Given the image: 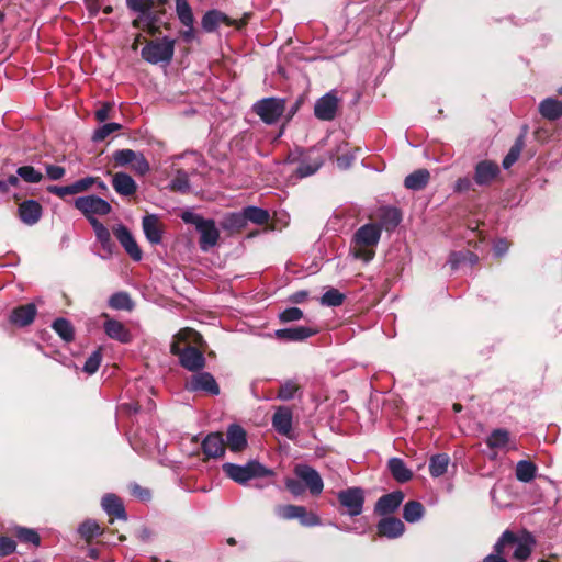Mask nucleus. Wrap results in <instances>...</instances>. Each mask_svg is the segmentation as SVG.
Returning <instances> with one entry per match:
<instances>
[{
    "instance_id": "obj_57",
    "label": "nucleus",
    "mask_w": 562,
    "mask_h": 562,
    "mask_svg": "<svg viewBox=\"0 0 562 562\" xmlns=\"http://www.w3.org/2000/svg\"><path fill=\"white\" fill-rule=\"evenodd\" d=\"M131 169L138 176H145L149 172L150 166L143 153L138 151L136 159L131 165Z\"/></svg>"
},
{
    "instance_id": "obj_10",
    "label": "nucleus",
    "mask_w": 562,
    "mask_h": 562,
    "mask_svg": "<svg viewBox=\"0 0 562 562\" xmlns=\"http://www.w3.org/2000/svg\"><path fill=\"white\" fill-rule=\"evenodd\" d=\"M295 475L302 480L311 494L318 495L322 493L324 488L323 480L319 473L308 464H296L294 468Z\"/></svg>"
},
{
    "instance_id": "obj_52",
    "label": "nucleus",
    "mask_w": 562,
    "mask_h": 562,
    "mask_svg": "<svg viewBox=\"0 0 562 562\" xmlns=\"http://www.w3.org/2000/svg\"><path fill=\"white\" fill-rule=\"evenodd\" d=\"M171 189L181 193H186L190 189L188 173L183 170H178L175 178L171 180Z\"/></svg>"
},
{
    "instance_id": "obj_1",
    "label": "nucleus",
    "mask_w": 562,
    "mask_h": 562,
    "mask_svg": "<svg viewBox=\"0 0 562 562\" xmlns=\"http://www.w3.org/2000/svg\"><path fill=\"white\" fill-rule=\"evenodd\" d=\"M381 238V227L378 224H364L352 237L351 254L355 258L369 262L375 255L374 248Z\"/></svg>"
},
{
    "instance_id": "obj_5",
    "label": "nucleus",
    "mask_w": 562,
    "mask_h": 562,
    "mask_svg": "<svg viewBox=\"0 0 562 562\" xmlns=\"http://www.w3.org/2000/svg\"><path fill=\"white\" fill-rule=\"evenodd\" d=\"M74 206L86 216L89 223L91 218H97L95 215H108L112 211L106 200L94 194L77 198Z\"/></svg>"
},
{
    "instance_id": "obj_6",
    "label": "nucleus",
    "mask_w": 562,
    "mask_h": 562,
    "mask_svg": "<svg viewBox=\"0 0 562 562\" xmlns=\"http://www.w3.org/2000/svg\"><path fill=\"white\" fill-rule=\"evenodd\" d=\"M337 499L340 506L345 508V514L356 517L363 510L364 491L358 486L348 487L337 493Z\"/></svg>"
},
{
    "instance_id": "obj_25",
    "label": "nucleus",
    "mask_w": 562,
    "mask_h": 562,
    "mask_svg": "<svg viewBox=\"0 0 562 562\" xmlns=\"http://www.w3.org/2000/svg\"><path fill=\"white\" fill-rule=\"evenodd\" d=\"M19 215L21 221L26 225L36 224L42 215V206L35 200H26L19 206Z\"/></svg>"
},
{
    "instance_id": "obj_45",
    "label": "nucleus",
    "mask_w": 562,
    "mask_h": 562,
    "mask_svg": "<svg viewBox=\"0 0 562 562\" xmlns=\"http://www.w3.org/2000/svg\"><path fill=\"white\" fill-rule=\"evenodd\" d=\"M303 512V506L300 505H278L274 507V514L278 518L283 520L297 519L299 513Z\"/></svg>"
},
{
    "instance_id": "obj_4",
    "label": "nucleus",
    "mask_w": 562,
    "mask_h": 562,
    "mask_svg": "<svg viewBox=\"0 0 562 562\" xmlns=\"http://www.w3.org/2000/svg\"><path fill=\"white\" fill-rule=\"evenodd\" d=\"M175 53V41L165 36L161 40L147 43L140 52L144 60L157 65L160 63L169 64Z\"/></svg>"
},
{
    "instance_id": "obj_40",
    "label": "nucleus",
    "mask_w": 562,
    "mask_h": 562,
    "mask_svg": "<svg viewBox=\"0 0 562 562\" xmlns=\"http://www.w3.org/2000/svg\"><path fill=\"white\" fill-rule=\"evenodd\" d=\"M537 467L528 460H521L516 465V477L518 481L528 483L536 476Z\"/></svg>"
},
{
    "instance_id": "obj_63",
    "label": "nucleus",
    "mask_w": 562,
    "mask_h": 562,
    "mask_svg": "<svg viewBox=\"0 0 562 562\" xmlns=\"http://www.w3.org/2000/svg\"><path fill=\"white\" fill-rule=\"evenodd\" d=\"M47 191L58 198L64 199L66 195H74L72 184L68 186H49Z\"/></svg>"
},
{
    "instance_id": "obj_17",
    "label": "nucleus",
    "mask_w": 562,
    "mask_h": 562,
    "mask_svg": "<svg viewBox=\"0 0 562 562\" xmlns=\"http://www.w3.org/2000/svg\"><path fill=\"white\" fill-rule=\"evenodd\" d=\"M376 530L378 535L381 537H385L387 539H396L404 533L405 525L401 519L394 516H385L379 520Z\"/></svg>"
},
{
    "instance_id": "obj_49",
    "label": "nucleus",
    "mask_w": 562,
    "mask_h": 562,
    "mask_svg": "<svg viewBox=\"0 0 562 562\" xmlns=\"http://www.w3.org/2000/svg\"><path fill=\"white\" fill-rule=\"evenodd\" d=\"M322 160H302L296 170L295 173L299 178H306L312 175H314L322 166Z\"/></svg>"
},
{
    "instance_id": "obj_3",
    "label": "nucleus",
    "mask_w": 562,
    "mask_h": 562,
    "mask_svg": "<svg viewBox=\"0 0 562 562\" xmlns=\"http://www.w3.org/2000/svg\"><path fill=\"white\" fill-rule=\"evenodd\" d=\"M223 472L234 482L246 485L257 477L274 476V471L265 467L257 460H250L244 465L226 462L222 465Z\"/></svg>"
},
{
    "instance_id": "obj_51",
    "label": "nucleus",
    "mask_w": 562,
    "mask_h": 562,
    "mask_svg": "<svg viewBox=\"0 0 562 562\" xmlns=\"http://www.w3.org/2000/svg\"><path fill=\"white\" fill-rule=\"evenodd\" d=\"M16 173L29 183H38L43 179V175L32 166H22Z\"/></svg>"
},
{
    "instance_id": "obj_46",
    "label": "nucleus",
    "mask_w": 562,
    "mask_h": 562,
    "mask_svg": "<svg viewBox=\"0 0 562 562\" xmlns=\"http://www.w3.org/2000/svg\"><path fill=\"white\" fill-rule=\"evenodd\" d=\"M78 531H79L80 536L82 538H85L86 540H90V539H93V538L102 535V529H101L100 525L95 520H92V519H88V520L83 521L79 526Z\"/></svg>"
},
{
    "instance_id": "obj_18",
    "label": "nucleus",
    "mask_w": 562,
    "mask_h": 562,
    "mask_svg": "<svg viewBox=\"0 0 562 562\" xmlns=\"http://www.w3.org/2000/svg\"><path fill=\"white\" fill-rule=\"evenodd\" d=\"M179 361L184 369L191 372H198L205 367V357L198 348L192 346L183 348Z\"/></svg>"
},
{
    "instance_id": "obj_50",
    "label": "nucleus",
    "mask_w": 562,
    "mask_h": 562,
    "mask_svg": "<svg viewBox=\"0 0 562 562\" xmlns=\"http://www.w3.org/2000/svg\"><path fill=\"white\" fill-rule=\"evenodd\" d=\"M157 23V15L154 9H148L145 13H139L137 19L132 22L133 27L139 29L146 26L147 29L155 27Z\"/></svg>"
},
{
    "instance_id": "obj_42",
    "label": "nucleus",
    "mask_w": 562,
    "mask_h": 562,
    "mask_svg": "<svg viewBox=\"0 0 562 562\" xmlns=\"http://www.w3.org/2000/svg\"><path fill=\"white\" fill-rule=\"evenodd\" d=\"M508 547H514L513 558L519 562H525L531 554L532 541L519 540L516 537L514 543H508Z\"/></svg>"
},
{
    "instance_id": "obj_35",
    "label": "nucleus",
    "mask_w": 562,
    "mask_h": 562,
    "mask_svg": "<svg viewBox=\"0 0 562 562\" xmlns=\"http://www.w3.org/2000/svg\"><path fill=\"white\" fill-rule=\"evenodd\" d=\"M52 328L66 342H70L75 338V328L72 324L64 317L56 318L52 324Z\"/></svg>"
},
{
    "instance_id": "obj_47",
    "label": "nucleus",
    "mask_w": 562,
    "mask_h": 562,
    "mask_svg": "<svg viewBox=\"0 0 562 562\" xmlns=\"http://www.w3.org/2000/svg\"><path fill=\"white\" fill-rule=\"evenodd\" d=\"M345 294L337 289L330 288L321 297V304L324 306L337 307L345 301Z\"/></svg>"
},
{
    "instance_id": "obj_44",
    "label": "nucleus",
    "mask_w": 562,
    "mask_h": 562,
    "mask_svg": "<svg viewBox=\"0 0 562 562\" xmlns=\"http://www.w3.org/2000/svg\"><path fill=\"white\" fill-rule=\"evenodd\" d=\"M138 151L130 148L117 149L112 154V159L115 167L131 166L133 160L136 159Z\"/></svg>"
},
{
    "instance_id": "obj_9",
    "label": "nucleus",
    "mask_w": 562,
    "mask_h": 562,
    "mask_svg": "<svg viewBox=\"0 0 562 562\" xmlns=\"http://www.w3.org/2000/svg\"><path fill=\"white\" fill-rule=\"evenodd\" d=\"M113 234L115 235L119 243L122 245L126 254L134 260L139 261L143 258V252L136 243L134 236L130 232V229L123 225L119 224L113 227Z\"/></svg>"
},
{
    "instance_id": "obj_24",
    "label": "nucleus",
    "mask_w": 562,
    "mask_h": 562,
    "mask_svg": "<svg viewBox=\"0 0 562 562\" xmlns=\"http://www.w3.org/2000/svg\"><path fill=\"white\" fill-rule=\"evenodd\" d=\"M293 414L290 407L279 406L272 416V426L281 435H289L292 430Z\"/></svg>"
},
{
    "instance_id": "obj_15",
    "label": "nucleus",
    "mask_w": 562,
    "mask_h": 562,
    "mask_svg": "<svg viewBox=\"0 0 562 562\" xmlns=\"http://www.w3.org/2000/svg\"><path fill=\"white\" fill-rule=\"evenodd\" d=\"M499 175L498 165L491 160L479 161L474 167V182L477 186H488Z\"/></svg>"
},
{
    "instance_id": "obj_56",
    "label": "nucleus",
    "mask_w": 562,
    "mask_h": 562,
    "mask_svg": "<svg viewBox=\"0 0 562 562\" xmlns=\"http://www.w3.org/2000/svg\"><path fill=\"white\" fill-rule=\"evenodd\" d=\"M297 385L293 381H285L281 384L277 397L281 401H290L295 396Z\"/></svg>"
},
{
    "instance_id": "obj_39",
    "label": "nucleus",
    "mask_w": 562,
    "mask_h": 562,
    "mask_svg": "<svg viewBox=\"0 0 562 562\" xmlns=\"http://www.w3.org/2000/svg\"><path fill=\"white\" fill-rule=\"evenodd\" d=\"M176 13L186 27L193 26L194 16L188 0H176Z\"/></svg>"
},
{
    "instance_id": "obj_55",
    "label": "nucleus",
    "mask_w": 562,
    "mask_h": 562,
    "mask_svg": "<svg viewBox=\"0 0 562 562\" xmlns=\"http://www.w3.org/2000/svg\"><path fill=\"white\" fill-rule=\"evenodd\" d=\"M128 10L139 14L154 9L155 0H125Z\"/></svg>"
},
{
    "instance_id": "obj_37",
    "label": "nucleus",
    "mask_w": 562,
    "mask_h": 562,
    "mask_svg": "<svg viewBox=\"0 0 562 562\" xmlns=\"http://www.w3.org/2000/svg\"><path fill=\"white\" fill-rule=\"evenodd\" d=\"M490 449H504L509 443V432L506 429H494L485 440Z\"/></svg>"
},
{
    "instance_id": "obj_64",
    "label": "nucleus",
    "mask_w": 562,
    "mask_h": 562,
    "mask_svg": "<svg viewBox=\"0 0 562 562\" xmlns=\"http://www.w3.org/2000/svg\"><path fill=\"white\" fill-rule=\"evenodd\" d=\"M45 170L47 177L54 181L61 179L66 173L65 168L57 165H46Z\"/></svg>"
},
{
    "instance_id": "obj_43",
    "label": "nucleus",
    "mask_w": 562,
    "mask_h": 562,
    "mask_svg": "<svg viewBox=\"0 0 562 562\" xmlns=\"http://www.w3.org/2000/svg\"><path fill=\"white\" fill-rule=\"evenodd\" d=\"M524 148V135H520L515 140L514 145L510 147L509 151L503 159V168H510L519 158L521 150Z\"/></svg>"
},
{
    "instance_id": "obj_30",
    "label": "nucleus",
    "mask_w": 562,
    "mask_h": 562,
    "mask_svg": "<svg viewBox=\"0 0 562 562\" xmlns=\"http://www.w3.org/2000/svg\"><path fill=\"white\" fill-rule=\"evenodd\" d=\"M539 112L542 117L555 121L562 116V101L554 98H547L539 104Z\"/></svg>"
},
{
    "instance_id": "obj_58",
    "label": "nucleus",
    "mask_w": 562,
    "mask_h": 562,
    "mask_svg": "<svg viewBox=\"0 0 562 562\" xmlns=\"http://www.w3.org/2000/svg\"><path fill=\"white\" fill-rule=\"evenodd\" d=\"M297 519H299L300 524L304 527H315V526L321 525L319 517L313 512H307L304 506H303V512L299 513Z\"/></svg>"
},
{
    "instance_id": "obj_38",
    "label": "nucleus",
    "mask_w": 562,
    "mask_h": 562,
    "mask_svg": "<svg viewBox=\"0 0 562 562\" xmlns=\"http://www.w3.org/2000/svg\"><path fill=\"white\" fill-rule=\"evenodd\" d=\"M109 306L119 311H132L134 303L127 292H116L110 296Z\"/></svg>"
},
{
    "instance_id": "obj_34",
    "label": "nucleus",
    "mask_w": 562,
    "mask_h": 562,
    "mask_svg": "<svg viewBox=\"0 0 562 562\" xmlns=\"http://www.w3.org/2000/svg\"><path fill=\"white\" fill-rule=\"evenodd\" d=\"M424 515L425 507L418 501H408L403 507V518L409 524L418 522Z\"/></svg>"
},
{
    "instance_id": "obj_26",
    "label": "nucleus",
    "mask_w": 562,
    "mask_h": 562,
    "mask_svg": "<svg viewBox=\"0 0 562 562\" xmlns=\"http://www.w3.org/2000/svg\"><path fill=\"white\" fill-rule=\"evenodd\" d=\"M101 506L109 516H114L117 519L126 520L127 515L123 502L119 496L108 493L102 497Z\"/></svg>"
},
{
    "instance_id": "obj_22",
    "label": "nucleus",
    "mask_w": 562,
    "mask_h": 562,
    "mask_svg": "<svg viewBox=\"0 0 562 562\" xmlns=\"http://www.w3.org/2000/svg\"><path fill=\"white\" fill-rule=\"evenodd\" d=\"M226 442L231 451H243L248 445L245 429L237 424H231L226 431Z\"/></svg>"
},
{
    "instance_id": "obj_54",
    "label": "nucleus",
    "mask_w": 562,
    "mask_h": 562,
    "mask_svg": "<svg viewBox=\"0 0 562 562\" xmlns=\"http://www.w3.org/2000/svg\"><path fill=\"white\" fill-rule=\"evenodd\" d=\"M102 360L101 350H94L86 360L83 371L88 374H93L98 371Z\"/></svg>"
},
{
    "instance_id": "obj_2",
    "label": "nucleus",
    "mask_w": 562,
    "mask_h": 562,
    "mask_svg": "<svg viewBox=\"0 0 562 562\" xmlns=\"http://www.w3.org/2000/svg\"><path fill=\"white\" fill-rule=\"evenodd\" d=\"M181 220L186 224H192L200 234L199 246L203 252L210 251L214 248L220 239V231L216 227L215 221L212 218H204L198 213L184 211L181 214Z\"/></svg>"
},
{
    "instance_id": "obj_60",
    "label": "nucleus",
    "mask_w": 562,
    "mask_h": 562,
    "mask_svg": "<svg viewBox=\"0 0 562 562\" xmlns=\"http://www.w3.org/2000/svg\"><path fill=\"white\" fill-rule=\"evenodd\" d=\"M94 182H98V177L88 176L72 182V189L75 194L88 191Z\"/></svg>"
},
{
    "instance_id": "obj_7",
    "label": "nucleus",
    "mask_w": 562,
    "mask_h": 562,
    "mask_svg": "<svg viewBox=\"0 0 562 562\" xmlns=\"http://www.w3.org/2000/svg\"><path fill=\"white\" fill-rule=\"evenodd\" d=\"M285 110L283 99L266 98L255 103L254 111L267 124L276 123Z\"/></svg>"
},
{
    "instance_id": "obj_53",
    "label": "nucleus",
    "mask_w": 562,
    "mask_h": 562,
    "mask_svg": "<svg viewBox=\"0 0 562 562\" xmlns=\"http://www.w3.org/2000/svg\"><path fill=\"white\" fill-rule=\"evenodd\" d=\"M122 128V125L119 123H105L102 126H100L98 130L94 131L92 139L94 142H101L104 140L109 135L112 133L120 131Z\"/></svg>"
},
{
    "instance_id": "obj_13",
    "label": "nucleus",
    "mask_w": 562,
    "mask_h": 562,
    "mask_svg": "<svg viewBox=\"0 0 562 562\" xmlns=\"http://www.w3.org/2000/svg\"><path fill=\"white\" fill-rule=\"evenodd\" d=\"M316 333V329L307 326H294L277 329L271 336L283 342H301L314 336Z\"/></svg>"
},
{
    "instance_id": "obj_28",
    "label": "nucleus",
    "mask_w": 562,
    "mask_h": 562,
    "mask_svg": "<svg viewBox=\"0 0 562 562\" xmlns=\"http://www.w3.org/2000/svg\"><path fill=\"white\" fill-rule=\"evenodd\" d=\"M142 226L147 240L153 245H158L162 240V231L156 215L143 217Z\"/></svg>"
},
{
    "instance_id": "obj_21",
    "label": "nucleus",
    "mask_w": 562,
    "mask_h": 562,
    "mask_svg": "<svg viewBox=\"0 0 562 562\" xmlns=\"http://www.w3.org/2000/svg\"><path fill=\"white\" fill-rule=\"evenodd\" d=\"M36 313L37 308L34 303L20 305L12 310L10 322L18 327H25L34 322Z\"/></svg>"
},
{
    "instance_id": "obj_32",
    "label": "nucleus",
    "mask_w": 562,
    "mask_h": 562,
    "mask_svg": "<svg viewBox=\"0 0 562 562\" xmlns=\"http://www.w3.org/2000/svg\"><path fill=\"white\" fill-rule=\"evenodd\" d=\"M387 468L392 474V476L400 483L408 482L413 473L406 467L405 462L400 458H391L387 462Z\"/></svg>"
},
{
    "instance_id": "obj_8",
    "label": "nucleus",
    "mask_w": 562,
    "mask_h": 562,
    "mask_svg": "<svg viewBox=\"0 0 562 562\" xmlns=\"http://www.w3.org/2000/svg\"><path fill=\"white\" fill-rule=\"evenodd\" d=\"M186 389L189 392H204L212 396L220 394V386L215 378L205 371H198L191 375V378L186 383Z\"/></svg>"
},
{
    "instance_id": "obj_61",
    "label": "nucleus",
    "mask_w": 562,
    "mask_h": 562,
    "mask_svg": "<svg viewBox=\"0 0 562 562\" xmlns=\"http://www.w3.org/2000/svg\"><path fill=\"white\" fill-rule=\"evenodd\" d=\"M16 549V543L9 537H0V557H7L13 553Z\"/></svg>"
},
{
    "instance_id": "obj_59",
    "label": "nucleus",
    "mask_w": 562,
    "mask_h": 562,
    "mask_svg": "<svg viewBox=\"0 0 562 562\" xmlns=\"http://www.w3.org/2000/svg\"><path fill=\"white\" fill-rule=\"evenodd\" d=\"M303 318V311L299 307H288L279 313V319L282 323H290Z\"/></svg>"
},
{
    "instance_id": "obj_41",
    "label": "nucleus",
    "mask_w": 562,
    "mask_h": 562,
    "mask_svg": "<svg viewBox=\"0 0 562 562\" xmlns=\"http://www.w3.org/2000/svg\"><path fill=\"white\" fill-rule=\"evenodd\" d=\"M226 20V15L217 10L207 11L201 21V25L206 32H214L221 22Z\"/></svg>"
},
{
    "instance_id": "obj_11",
    "label": "nucleus",
    "mask_w": 562,
    "mask_h": 562,
    "mask_svg": "<svg viewBox=\"0 0 562 562\" xmlns=\"http://www.w3.org/2000/svg\"><path fill=\"white\" fill-rule=\"evenodd\" d=\"M339 99L335 91H330L321 97L314 106V114L322 121H331L336 116Z\"/></svg>"
},
{
    "instance_id": "obj_16",
    "label": "nucleus",
    "mask_w": 562,
    "mask_h": 562,
    "mask_svg": "<svg viewBox=\"0 0 562 562\" xmlns=\"http://www.w3.org/2000/svg\"><path fill=\"white\" fill-rule=\"evenodd\" d=\"M402 491H394L381 496L374 506V512L381 516H390L393 514L404 501Z\"/></svg>"
},
{
    "instance_id": "obj_33",
    "label": "nucleus",
    "mask_w": 562,
    "mask_h": 562,
    "mask_svg": "<svg viewBox=\"0 0 562 562\" xmlns=\"http://www.w3.org/2000/svg\"><path fill=\"white\" fill-rule=\"evenodd\" d=\"M450 464V457L447 453H437L429 459V473L432 477L442 476Z\"/></svg>"
},
{
    "instance_id": "obj_12",
    "label": "nucleus",
    "mask_w": 562,
    "mask_h": 562,
    "mask_svg": "<svg viewBox=\"0 0 562 562\" xmlns=\"http://www.w3.org/2000/svg\"><path fill=\"white\" fill-rule=\"evenodd\" d=\"M90 225L92 226L95 238L103 250V254L99 255L100 258L104 260L110 259L116 249V246L111 238L110 231L98 218H91Z\"/></svg>"
},
{
    "instance_id": "obj_29",
    "label": "nucleus",
    "mask_w": 562,
    "mask_h": 562,
    "mask_svg": "<svg viewBox=\"0 0 562 562\" xmlns=\"http://www.w3.org/2000/svg\"><path fill=\"white\" fill-rule=\"evenodd\" d=\"M430 180V172L427 169H417L404 179V186L412 191H420L427 187Z\"/></svg>"
},
{
    "instance_id": "obj_36",
    "label": "nucleus",
    "mask_w": 562,
    "mask_h": 562,
    "mask_svg": "<svg viewBox=\"0 0 562 562\" xmlns=\"http://www.w3.org/2000/svg\"><path fill=\"white\" fill-rule=\"evenodd\" d=\"M246 223L251 222L254 224L262 225L268 223L270 220V214L267 210L249 205L243 209Z\"/></svg>"
},
{
    "instance_id": "obj_27",
    "label": "nucleus",
    "mask_w": 562,
    "mask_h": 562,
    "mask_svg": "<svg viewBox=\"0 0 562 562\" xmlns=\"http://www.w3.org/2000/svg\"><path fill=\"white\" fill-rule=\"evenodd\" d=\"M402 221L401 211L397 207H382L379 211V226L387 232L394 231Z\"/></svg>"
},
{
    "instance_id": "obj_20",
    "label": "nucleus",
    "mask_w": 562,
    "mask_h": 562,
    "mask_svg": "<svg viewBox=\"0 0 562 562\" xmlns=\"http://www.w3.org/2000/svg\"><path fill=\"white\" fill-rule=\"evenodd\" d=\"M203 453L207 458H221L225 454V441L221 432H211L202 441Z\"/></svg>"
},
{
    "instance_id": "obj_23",
    "label": "nucleus",
    "mask_w": 562,
    "mask_h": 562,
    "mask_svg": "<svg viewBox=\"0 0 562 562\" xmlns=\"http://www.w3.org/2000/svg\"><path fill=\"white\" fill-rule=\"evenodd\" d=\"M112 187L121 196H132L137 191V183L126 172H116L112 177Z\"/></svg>"
},
{
    "instance_id": "obj_62",
    "label": "nucleus",
    "mask_w": 562,
    "mask_h": 562,
    "mask_svg": "<svg viewBox=\"0 0 562 562\" xmlns=\"http://www.w3.org/2000/svg\"><path fill=\"white\" fill-rule=\"evenodd\" d=\"M467 257H473V252L471 251H456L452 252L449 257L448 263L454 270L457 269L463 261H465Z\"/></svg>"
},
{
    "instance_id": "obj_19",
    "label": "nucleus",
    "mask_w": 562,
    "mask_h": 562,
    "mask_svg": "<svg viewBox=\"0 0 562 562\" xmlns=\"http://www.w3.org/2000/svg\"><path fill=\"white\" fill-rule=\"evenodd\" d=\"M516 536L514 532L506 530L493 546V552L487 554L482 562H508L505 558L508 543H514Z\"/></svg>"
},
{
    "instance_id": "obj_14",
    "label": "nucleus",
    "mask_w": 562,
    "mask_h": 562,
    "mask_svg": "<svg viewBox=\"0 0 562 562\" xmlns=\"http://www.w3.org/2000/svg\"><path fill=\"white\" fill-rule=\"evenodd\" d=\"M103 316L106 318L103 324V329L109 338L121 344H130L132 341L133 336L123 323L114 318H110L108 314H103Z\"/></svg>"
},
{
    "instance_id": "obj_31",
    "label": "nucleus",
    "mask_w": 562,
    "mask_h": 562,
    "mask_svg": "<svg viewBox=\"0 0 562 562\" xmlns=\"http://www.w3.org/2000/svg\"><path fill=\"white\" fill-rule=\"evenodd\" d=\"M247 226L243 210L226 214L221 221V227L229 233L240 232Z\"/></svg>"
},
{
    "instance_id": "obj_48",
    "label": "nucleus",
    "mask_w": 562,
    "mask_h": 562,
    "mask_svg": "<svg viewBox=\"0 0 562 562\" xmlns=\"http://www.w3.org/2000/svg\"><path fill=\"white\" fill-rule=\"evenodd\" d=\"M14 533L21 542L31 543L36 547L40 546L41 543V538L34 529L26 527H16Z\"/></svg>"
}]
</instances>
